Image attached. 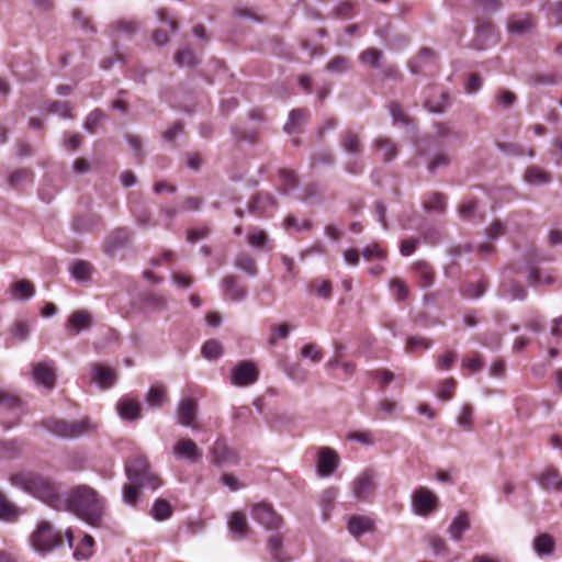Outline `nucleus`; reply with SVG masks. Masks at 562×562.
Listing matches in <instances>:
<instances>
[{
  "instance_id": "69168bd1",
  "label": "nucleus",
  "mask_w": 562,
  "mask_h": 562,
  "mask_svg": "<svg viewBox=\"0 0 562 562\" xmlns=\"http://www.w3.org/2000/svg\"><path fill=\"white\" fill-rule=\"evenodd\" d=\"M368 374L379 382V386L381 390H383L387 384H390L395 379L394 373L387 369L373 370L368 372Z\"/></svg>"
},
{
  "instance_id": "cd10ccee",
  "label": "nucleus",
  "mask_w": 562,
  "mask_h": 562,
  "mask_svg": "<svg viewBox=\"0 0 562 562\" xmlns=\"http://www.w3.org/2000/svg\"><path fill=\"white\" fill-rule=\"evenodd\" d=\"M228 527L229 531L233 533L234 539H241L249 531L246 515L240 512H235L231 515Z\"/></svg>"
},
{
  "instance_id": "8fccbe9b",
  "label": "nucleus",
  "mask_w": 562,
  "mask_h": 562,
  "mask_svg": "<svg viewBox=\"0 0 562 562\" xmlns=\"http://www.w3.org/2000/svg\"><path fill=\"white\" fill-rule=\"evenodd\" d=\"M33 181V172L30 169L22 168L12 172L8 179L10 187L19 188L21 184L25 182Z\"/></svg>"
},
{
  "instance_id": "680f3d73",
  "label": "nucleus",
  "mask_w": 562,
  "mask_h": 562,
  "mask_svg": "<svg viewBox=\"0 0 562 562\" xmlns=\"http://www.w3.org/2000/svg\"><path fill=\"white\" fill-rule=\"evenodd\" d=\"M301 356L303 358H310L313 363L321 362L324 357L322 349L313 342L306 344L301 349Z\"/></svg>"
},
{
  "instance_id": "423d86ee",
  "label": "nucleus",
  "mask_w": 562,
  "mask_h": 562,
  "mask_svg": "<svg viewBox=\"0 0 562 562\" xmlns=\"http://www.w3.org/2000/svg\"><path fill=\"white\" fill-rule=\"evenodd\" d=\"M199 405L193 397H182L176 409L177 423L193 430L200 428L198 423Z\"/></svg>"
},
{
  "instance_id": "58836bf2",
  "label": "nucleus",
  "mask_w": 562,
  "mask_h": 562,
  "mask_svg": "<svg viewBox=\"0 0 562 562\" xmlns=\"http://www.w3.org/2000/svg\"><path fill=\"white\" fill-rule=\"evenodd\" d=\"M70 273L77 281H87L91 277L92 265L86 260L78 259L71 265Z\"/></svg>"
},
{
  "instance_id": "4be33fe9",
  "label": "nucleus",
  "mask_w": 562,
  "mask_h": 562,
  "mask_svg": "<svg viewBox=\"0 0 562 562\" xmlns=\"http://www.w3.org/2000/svg\"><path fill=\"white\" fill-rule=\"evenodd\" d=\"M495 25L490 20H482L476 25L475 46L483 49L494 42Z\"/></svg>"
},
{
  "instance_id": "dca6fc26",
  "label": "nucleus",
  "mask_w": 562,
  "mask_h": 562,
  "mask_svg": "<svg viewBox=\"0 0 562 562\" xmlns=\"http://www.w3.org/2000/svg\"><path fill=\"white\" fill-rule=\"evenodd\" d=\"M339 144L342 150L348 155L359 156L363 151L360 133L352 128H346L341 132Z\"/></svg>"
},
{
  "instance_id": "49530a36",
  "label": "nucleus",
  "mask_w": 562,
  "mask_h": 562,
  "mask_svg": "<svg viewBox=\"0 0 562 562\" xmlns=\"http://www.w3.org/2000/svg\"><path fill=\"white\" fill-rule=\"evenodd\" d=\"M151 513L156 520H166L171 517L173 509L169 502L158 498L153 505Z\"/></svg>"
},
{
  "instance_id": "de8ad7c7",
  "label": "nucleus",
  "mask_w": 562,
  "mask_h": 562,
  "mask_svg": "<svg viewBox=\"0 0 562 562\" xmlns=\"http://www.w3.org/2000/svg\"><path fill=\"white\" fill-rule=\"evenodd\" d=\"M457 389V381L453 378H448L439 382L437 389V396L441 401H449L454 396Z\"/></svg>"
},
{
  "instance_id": "6e6552de",
  "label": "nucleus",
  "mask_w": 562,
  "mask_h": 562,
  "mask_svg": "<svg viewBox=\"0 0 562 562\" xmlns=\"http://www.w3.org/2000/svg\"><path fill=\"white\" fill-rule=\"evenodd\" d=\"M375 491L374 472L370 469L364 470L352 482V492L358 501H369Z\"/></svg>"
},
{
  "instance_id": "f704fd0d",
  "label": "nucleus",
  "mask_w": 562,
  "mask_h": 562,
  "mask_svg": "<svg viewBox=\"0 0 562 562\" xmlns=\"http://www.w3.org/2000/svg\"><path fill=\"white\" fill-rule=\"evenodd\" d=\"M426 211L443 213L446 211V195L440 192L427 193L423 201Z\"/></svg>"
},
{
  "instance_id": "bf43d9fd",
  "label": "nucleus",
  "mask_w": 562,
  "mask_h": 562,
  "mask_svg": "<svg viewBox=\"0 0 562 562\" xmlns=\"http://www.w3.org/2000/svg\"><path fill=\"white\" fill-rule=\"evenodd\" d=\"M461 368L469 374H473L481 371L483 368L481 356L479 353H474L471 357L464 358L462 360Z\"/></svg>"
},
{
  "instance_id": "a18cd8bd",
  "label": "nucleus",
  "mask_w": 562,
  "mask_h": 562,
  "mask_svg": "<svg viewBox=\"0 0 562 562\" xmlns=\"http://www.w3.org/2000/svg\"><path fill=\"white\" fill-rule=\"evenodd\" d=\"M30 331L31 323L26 319H16L10 328L11 336L19 341L26 340Z\"/></svg>"
},
{
  "instance_id": "5701e85b",
  "label": "nucleus",
  "mask_w": 562,
  "mask_h": 562,
  "mask_svg": "<svg viewBox=\"0 0 562 562\" xmlns=\"http://www.w3.org/2000/svg\"><path fill=\"white\" fill-rule=\"evenodd\" d=\"M222 284L225 296L232 301H241L247 294V289L238 283L236 276L224 277Z\"/></svg>"
},
{
  "instance_id": "2eb2a0df",
  "label": "nucleus",
  "mask_w": 562,
  "mask_h": 562,
  "mask_svg": "<svg viewBox=\"0 0 562 562\" xmlns=\"http://www.w3.org/2000/svg\"><path fill=\"white\" fill-rule=\"evenodd\" d=\"M536 26V19L530 13H513L507 19V31L510 34L524 35Z\"/></svg>"
},
{
  "instance_id": "c03bdc74",
  "label": "nucleus",
  "mask_w": 562,
  "mask_h": 562,
  "mask_svg": "<svg viewBox=\"0 0 562 562\" xmlns=\"http://www.w3.org/2000/svg\"><path fill=\"white\" fill-rule=\"evenodd\" d=\"M247 241L254 248L265 249L269 243V236L265 231L252 227L248 232Z\"/></svg>"
},
{
  "instance_id": "e433bc0d",
  "label": "nucleus",
  "mask_w": 562,
  "mask_h": 562,
  "mask_svg": "<svg viewBox=\"0 0 562 562\" xmlns=\"http://www.w3.org/2000/svg\"><path fill=\"white\" fill-rule=\"evenodd\" d=\"M525 180L530 184H543L551 180V176L538 166H530L526 169Z\"/></svg>"
},
{
  "instance_id": "ea45409f",
  "label": "nucleus",
  "mask_w": 562,
  "mask_h": 562,
  "mask_svg": "<svg viewBox=\"0 0 562 562\" xmlns=\"http://www.w3.org/2000/svg\"><path fill=\"white\" fill-rule=\"evenodd\" d=\"M94 539L85 535L74 551L76 560H86L93 554Z\"/></svg>"
},
{
  "instance_id": "c756f323",
  "label": "nucleus",
  "mask_w": 562,
  "mask_h": 562,
  "mask_svg": "<svg viewBox=\"0 0 562 562\" xmlns=\"http://www.w3.org/2000/svg\"><path fill=\"white\" fill-rule=\"evenodd\" d=\"M10 290L12 297L15 300H30L35 294L34 284L26 279L13 282Z\"/></svg>"
},
{
  "instance_id": "0eeeda50",
  "label": "nucleus",
  "mask_w": 562,
  "mask_h": 562,
  "mask_svg": "<svg viewBox=\"0 0 562 562\" xmlns=\"http://www.w3.org/2000/svg\"><path fill=\"white\" fill-rule=\"evenodd\" d=\"M259 379V371L252 361L238 362L231 371V383L236 386H248Z\"/></svg>"
},
{
  "instance_id": "c9c22d12",
  "label": "nucleus",
  "mask_w": 562,
  "mask_h": 562,
  "mask_svg": "<svg viewBox=\"0 0 562 562\" xmlns=\"http://www.w3.org/2000/svg\"><path fill=\"white\" fill-rule=\"evenodd\" d=\"M488 286L486 278H482L477 282H470L461 289V294L467 299L481 297Z\"/></svg>"
},
{
  "instance_id": "393cba45",
  "label": "nucleus",
  "mask_w": 562,
  "mask_h": 562,
  "mask_svg": "<svg viewBox=\"0 0 562 562\" xmlns=\"http://www.w3.org/2000/svg\"><path fill=\"white\" fill-rule=\"evenodd\" d=\"M539 484L546 491L562 492V475L555 468H548L539 477Z\"/></svg>"
},
{
  "instance_id": "ddd939ff",
  "label": "nucleus",
  "mask_w": 562,
  "mask_h": 562,
  "mask_svg": "<svg viewBox=\"0 0 562 562\" xmlns=\"http://www.w3.org/2000/svg\"><path fill=\"white\" fill-rule=\"evenodd\" d=\"M252 518L267 529H277L281 525V517L266 503L256 504L251 510Z\"/></svg>"
},
{
  "instance_id": "72a5a7b5",
  "label": "nucleus",
  "mask_w": 562,
  "mask_h": 562,
  "mask_svg": "<svg viewBox=\"0 0 562 562\" xmlns=\"http://www.w3.org/2000/svg\"><path fill=\"white\" fill-rule=\"evenodd\" d=\"M168 401L167 390L161 384L153 385L146 395L147 404L154 408L162 407V405Z\"/></svg>"
},
{
  "instance_id": "4d7b16f0",
  "label": "nucleus",
  "mask_w": 562,
  "mask_h": 562,
  "mask_svg": "<svg viewBox=\"0 0 562 562\" xmlns=\"http://www.w3.org/2000/svg\"><path fill=\"white\" fill-rule=\"evenodd\" d=\"M18 508L0 491V518L13 519L18 516Z\"/></svg>"
},
{
  "instance_id": "09e8293b",
  "label": "nucleus",
  "mask_w": 562,
  "mask_h": 562,
  "mask_svg": "<svg viewBox=\"0 0 562 562\" xmlns=\"http://www.w3.org/2000/svg\"><path fill=\"white\" fill-rule=\"evenodd\" d=\"M389 286L396 302H403L408 297L409 291L403 279H391Z\"/></svg>"
},
{
  "instance_id": "864d4df0",
  "label": "nucleus",
  "mask_w": 562,
  "mask_h": 562,
  "mask_svg": "<svg viewBox=\"0 0 562 562\" xmlns=\"http://www.w3.org/2000/svg\"><path fill=\"white\" fill-rule=\"evenodd\" d=\"M381 57H382V52L380 49L374 48V47H369L360 54L359 60L362 64L368 65L370 67H378Z\"/></svg>"
},
{
  "instance_id": "a211bd4d",
  "label": "nucleus",
  "mask_w": 562,
  "mask_h": 562,
  "mask_svg": "<svg viewBox=\"0 0 562 562\" xmlns=\"http://www.w3.org/2000/svg\"><path fill=\"white\" fill-rule=\"evenodd\" d=\"M92 380L102 389L108 390L112 387L116 380L117 374L114 369L106 367L102 363L91 364Z\"/></svg>"
},
{
  "instance_id": "e2e57ef3",
  "label": "nucleus",
  "mask_w": 562,
  "mask_h": 562,
  "mask_svg": "<svg viewBox=\"0 0 562 562\" xmlns=\"http://www.w3.org/2000/svg\"><path fill=\"white\" fill-rule=\"evenodd\" d=\"M223 352L222 345L214 339L207 340L202 347V355L207 359H216Z\"/></svg>"
},
{
  "instance_id": "a878e982",
  "label": "nucleus",
  "mask_w": 562,
  "mask_h": 562,
  "mask_svg": "<svg viewBox=\"0 0 562 562\" xmlns=\"http://www.w3.org/2000/svg\"><path fill=\"white\" fill-rule=\"evenodd\" d=\"M310 111L307 109H295L289 114V120L284 125V131L289 134L299 132L310 120Z\"/></svg>"
},
{
  "instance_id": "4c0bfd02",
  "label": "nucleus",
  "mask_w": 562,
  "mask_h": 562,
  "mask_svg": "<svg viewBox=\"0 0 562 562\" xmlns=\"http://www.w3.org/2000/svg\"><path fill=\"white\" fill-rule=\"evenodd\" d=\"M142 487H147L146 484L140 482L128 481L123 485V501L124 503L135 506L140 494Z\"/></svg>"
},
{
  "instance_id": "39448f33",
  "label": "nucleus",
  "mask_w": 562,
  "mask_h": 562,
  "mask_svg": "<svg viewBox=\"0 0 562 562\" xmlns=\"http://www.w3.org/2000/svg\"><path fill=\"white\" fill-rule=\"evenodd\" d=\"M412 505L417 515L427 517L438 509L439 498L429 488L419 486L412 495Z\"/></svg>"
},
{
  "instance_id": "052dcab7",
  "label": "nucleus",
  "mask_w": 562,
  "mask_h": 562,
  "mask_svg": "<svg viewBox=\"0 0 562 562\" xmlns=\"http://www.w3.org/2000/svg\"><path fill=\"white\" fill-rule=\"evenodd\" d=\"M350 68V60L345 56H335L326 65V69L330 72H345Z\"/></svg>"
},
{
  "instance_id": "3c124183",
  "label": "nucleus",
  "mask_w": 562,
  "mask_h": 562,
  "mask_svg": "<svg viewBox=\"0 0 562 562\" xmlns=\"http://www.w3.org/2000/svg\"><path fill=\"white\" fill-rule=\"evenodd\" d=\"M268 548L277 562H286L289 558L283 553L282 541L278 536H272L268 540Z\"/></svg>"
},
{
  "instance_id": "4468645a",
  "label": "nucleus",
  "mask_w": 562,
  "mask_h": 562,
  "mask_svg": "<svg viewBox=\"0 0 562 562\" xmlns=\"http://www.w3.org/2000/svg\"><path fill=\"white\" fill-rule=\"evenodd\" d=\"M33 379L37 384L52 390L56 383V373L53 361L37 362L32 364Z\"/></svg>"
},
{
  "instance_id": "6e6d98bb",
  "label": "nucleus",
  "mask_w": 562,
  "mask_h": 562,
  "mask_svg": "<svg viewBox=\"0 0 562 562\" xmlns=\"http://www.w3.org/2000/svg\"><path fill=\"white\" fill-rule=\"evenodd\" d=\"M335 162V156L329 150H321L311 156V168H317L319 166H329Z\"/></svg>"
},
{
  "instance_id": "b1692460",
  "label": "nucleus",
  "mask_w": 562,
  "mask_h": 562,
  "mask_svg": "<svg viewBox=\"0 0 562 562\" xmlns=\"http://www.w3.org/2000/svg\"><path fill=\"white\" fill-rule=\"evenodd\" d=\"M130 240V232L126 228H117L112 232L103 244L106 254L112 255L117 248L125 246Z\"/></svg>"
},
{
  "instance_id": "473e14b6",
  "label": "nucleus",
  "mask_w": 562,
  "mask_h": 562,
  "mask_svg": "<svg viewBox=\"0 0 562 562\" xmlns=\"http://www.w3.org/2000/svg\"><path fill=\"white\" fill-rule=\"evenodd\" d=\"M234 265L250 277L258 274V267L255 258L248 252H239L235 257Z\"/></svg>"
},
{
  "instance_id": "7c9ffc66",
  "label": "nucleus",
  "mask_w": 562,
  "mask_h": 562,
  "mask_svg": "<svg viewBox=\"0 0 562 562\" xmlns=\"http://www.w3.org/2000/svg\"><path fill=\"white\" fill-rule=\"evenodd\" d=\"M373 529V522L370 518L363 516H352L348 521V531L359 538L363 533Z\"/></svg>"
},
{
  "instance_id": "f03ea898",
  "label": "nucleus",
  "mask_w": 562,
  "mask_h": 562,
  "mask_svg": "<svg viewBox=\"0 0 562 562\" xmlns=\"http://www.w3.org/2000/svg\"><path fill=\"white\" fill-rule=\"evenodd\" d=\"M42 425L50 434L65 439H75L89 435L97 429V426L88 417L79 420L48 417L42 422Z\"/></svg>"
},
{
  "instance_id": "f3484780",
  "label": "nucleus",
  "mask_w": 562,
  "mask_h": 562,
  "mask_svg": "<svg viewBox=\"0 0 562 562\" xmlns=\"http://www.w3.org/2000/svg\"><path fill=\"white\" fill-rule=\"evenodd\" d=\"M91 325V314L87 310H77L69 316L66 323V330L68 336H76L81 330L90 328Z\"/></svg>"
},
{
  "instance_id": "603ef678",
  "label": "nucleus",
  "mask_w": 562,
  "mask_h": 562,
  "mask_svg": "<svg viewBox=\"0 0 562 562\" xmlns=\"http://www.w3.org/2000/svg\"><path fill=\"white\" fill-rule=\"evenodd\" d=\"M497 146L502 151H504L508 155H513V156L528 155V156L532 157L535 155V150L532 148L526 149L524 146H521L519 144L498 143Z\"/></svg>"
},
{
  "instance_id": "f8f14e48",
  "label": "nucleus",
  "mask_w": 562,
  "mask_h": 562,
  "mask_svg": "<svg viewBox=\"0 0 562 562\" xmlns=\"http://www.w3.org/2000/svg\"><path fill=\"white\" fill-rule=\"evenodd\" d=\"M22 402L18 395L12 392L0 390V411H8L12 413L10 422H3L5 428H11L19 424L21 416Z\"/></svg>"
},
{
  "instance_id": "0e129e2a",
  "label": "nucleus",
  "mask_w": 562,
  "mask_h": 562,
  "mask_svg": "<svg viewBox=\"0 0 562 562\" xmlns=\"http://www.w3.org/2000/svg\"><path fill=\"white\" fill-rule=\"evenodd\" d=\"M473 409L470 405H463L461 408V413L458 417L459 426L467 431L472 430L473 428Z\"/></svg>"
},
{
  "instance_id": "9b49d317",
  "label": "nucleus",
  "mask_w": 562,
  "mask_h": 562,
  "mask_svg": "<svg viewBox=\"0 0 562 562\" xmlns=\"http://www.w3.org/2000/svg\"><path fill=\"white\" fill-rule=\"evenodd\" d=\"M339 454L331 448L321 447L317 453V472L321 476H330L339 465Z\"/></svg>"
},
{
  "instance_id": "13d9d810",
  "label": "nucleus",
  "mask_w": 562,
  "mask_h": 562,
  "mask_svg": "<svg viewBox=\"0 0 562 562\" xmlns=\"http://www.w3.org/2000/svg\"><path fill=\"white\" fill-rule=\"evenodd\" d=\"M431 345L432 341L430 339L422 336H414L407 339L405 350L406 352H415L418 349H429Z\"/></svg>"
},
{
  "instance_id": "37998d69",
  "label": "nucleus",
  "mask_w": 562,
  "mask_h": 562,
  "mask_svg": "<svg viewBox=\"0 0 562 562\" xmlns=\"http://www.w3.org/2000/svg\"><path fill=\"white\" fill-rule=\"evenodd\" d=\"M213 461L216 464H225L231 461L232 452L224 441L216 440L212 447Z\"/></svg>"
},
{
  "instance_id": "aec40b11",
  "label": "nucleus",
  "mask_w": 562,
  "mask_h": 562,
  "mask_svg": "<svg viewBox=\"0 0 562 562\" xmlns=\"http://www.w3.org/2000/svg\"><path fill=\"white\" fill-rule=\"evenodd\" d=\"M116 411L124 420L134 422L142 416V407L137 400L124 396L116 404Z\"/></svg>"
},
{
  "instance_id": "9d476101",
  "label": "nucleus",
  "mask_w": 562,
  "mask_h": 562,
  "mask_svg": "<svg viewBox=\"0 0 562 562\" xmlns=\"http://www.w3.org/2000/svg\"><path fill=\"white\" fill-rule=\"evenodd\" d=\"M172 453L177 459L186 460L190 463H196L203 457L202 450L190 438L179 439L172 448Z\"/></svg>"
},
{
  "instance_id": "412c9836",
  "label": "nucleus",
  "mask_w": 562,
  "mask_h": 562,
  "mask_svg": "<svg viewBox=\"0 0 562 562\" xmlns=\"http://www.w3.org/2000/svg\"><path fill=\"white\" fill-rule=\"evenodd\" d=\"M412 269L420 288L427 289L435 283L436 272L428 262L416 261L413 263Z\"/></svg>"
},
{
  "instance_id": "a19ab883",
  "label": "nucleus",
  "mask_w": 562,
  "mask_h": 562,
  "mask_svg": "<svg viewBox=\"0 0 562 562\" xmlns=\"http://www.w3.org/2000/svg\"><path fill=\"white\" fill-rule=\"evenodd\" d=\"M533 549L539 555L551 554L554 550V540L548 533H541L533 539Z\"/></svg>"
},
{
  "instance_id": "2f4dec72",
  "label": "nucleus",
  "mask_w": 562,
  "mask_h": 562,
  "mask_svg": "<svg viewBox=\"0 0 562 562\" xmlns=\"http://www.w3.org/2000/svg\"><path fill=\"white\" fill-rule=\"evenodd\" d=\"M470 528V519L465 512L459 513V515L452 520L449 526V533L454 541L462 539L463 532Z\"/></svg>"
},
{
  "instance_id": "5fc2aeb1",
  "label": "nucleus",
  "mask_w": 562,
  "mask_h": 562,
  "mask_svg": "<svg viewBox=\"0 0 562 562\" xmlns=\"http://www.w3.org/2000/svg\"><path fill=\"white\" fill-rule=\"evenodd\" d=\"M143 303L146 307H150L153 310H165L167 307V300L157 293H145L143 296Z\"/></svg>"
},
{
  "instance_id": "f257e3e1",
  "label": "nucleus",
  "mask_w": 562,
  "mask_h": 562,
  "mask_svg": "<svg viewBox=\"0 0 562 562\" xmlns=\"http://www.w3.org/2000/svg\"><path fill=\"white\" fill-rule=\"evenodd\" d=\"M10 482L12 485L42 499L53 508H59L64 504L58 486L41 474L32 471H21L12 474ZM65 504L68 510L75 513L89 525L94 527L101 525L104 501L93 488L87 485L72 488Z\"/></svg>"
},
{
  "instance_id": "bb28decb",
  "label": "nucleus",
  "mask_w": 562,
  "mask_h": 562,
  "mask_svg": "<svg viewBox=\"0 0 562 562\" xmlns=\"http://www.w3.org/2000/svg\"><path fill=\"white\" fill-rule=\"evenodd\" d=\"M373 146L375 150L381 155L382 160L385 162L393 160L398 154L396 144L387 137L380 136L375 138Z\"/></svg>"
},
{
  "instance_id": "6ab92c4d",
  "label": "nucleus",
  "mask_w": 562,
  "mask_h": 562,
  "mask_svg": "<svg viewBox=\"0 0 562 562\" xmlns=\"http://www.w3.org/2000/svg\"><path fill=\"white\" fill-rule=\"evenodd\" d=\"M158 19L161 23L166 24L167 29H157L153 34V40L157 45H164L169 41V33H173L178 25L177 21L169 16L165 9L157 11Z\"/></svg>"
},
{
  "instance_id": "1a4fd4ad",
  "label": "nucleus",
  "mask_w": 562,
  "mask_h": 562,
  "mask_svg": "<svg viewBox=\"0 0 562 562\" xmlns=\"http://www.w3.org/2000/svg\"><path fill=\"white\" fill-rule=\"evenodd\" d=\"M277 207V200L269 192H257L248 203L250 213L259 217L270 216Z\"/></svg>"
},
{
  "instance_id": "7ed1b4c3",
  "label": "nucleus",
  "mask_w": 562,
  "mask_h": 562,
  "mask_svg": "<svg viewBox=\"0 0 562 562\" xmlns=\"http://www.w3.org/2000/svg\"><path fill=\"white\" fill-rule=\"evenodd\" d=\"M125 471L128 481L144 483L153 491L162 485L161 479L153 473L147 458L143 454L131 457L126 462Z\"/></svg>"
},
{
  "instance_id": "20e7f679",
  "label": "nucleus",
  "mask_w": 562,
  "mask_h": 562,
  "mask_svg": "<svg viewBox=\"0 0 562 562\" xmlns=\"http://www.w3.org/2000/svg\"><path fill=\"white\" fill-rule=\"evenodd\" d=\"M35 551L46 554L60 547L64 542L63 533L56 530L48 521H41L30 537Z\"/></svg>"
},
{
  "instance_id": "79ce46f5",
  "label": "nucleus",
  "mask_w": 562,
  "mask_h": 562,
  "mask_svg": "<svg viewBox=\"0 0 562 562\" xmlns=\"http://www.w3.org/2000/svg\"><path fill=\"white\" fill-rule=\"evenodd\" d=\"M280 187L283 193H288L295 189L299 184V179L295 171L282 168L279 171Z\"/></svg>"
},
{
  "instance_id": "c85d7f7f",
  "label": "nucleus",
  "mask_w": 562,
  "mask_h": 562,
  "mask_svg": "<svg viewBox=\"0 0 562 562\" xmlns=\"http://www.w3.org/2000/svg\"><path fill=\"white\" fill-rule=\"evenodd\" d=\"M310 294L316 295L324 300H330L333 295V284L329 280L315 278L307 284Z\"/></svg>"
},
{
  "instance_id": "338daca9",
  "label": "nucleus",
  "mask_w": 562,
  "mask_h": 562,
  "mask_svg": "<svg viewBox=\"0 0 562 562\" xmlns=\"http://www.w3.org/2000/svg\"><path fill=\"white\" fill-rule=\"evenodd\" d=\"M175 61L179 66H193L196 63L193 52L189 48L179 49L175 55Z\"/></svg>"
},
{
  "instance_id": "774afa93",
  "label": "nucleus",
  "mask_w": 562,
  "mask_h": 562,
  "mask_svg": "<svg viewBox=\"0 0 562 562\" xmlns=\"http://www.w3.org/2000/svg\"><path fill=\"white\" fill-rule=\"evenodd\" d=\"M456 359L457 356L453 351H447L443 355L437 357L436 368L440 371L450 370L453 367Z\"/></svg>"
}]
</instances>
